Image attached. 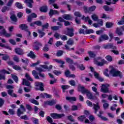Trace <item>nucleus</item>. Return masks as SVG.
<instances>
[{
    "instance_id": "nucleus-49",
    "label": "nucleus",
    "mask_w": 124,
    "mask_h": 124,
    "mask_svg": "<svg viewBox=\"0 0 124 124\" xmlns=\"http://www.w3.org/2000/svg\"><path fill=\"white\" fill-rule=\"evenodd\" d=\"M9 10V8L7 6H4L1 10V12L3 13L6 12Z\"/></svg>"
},
{
    "instance_id": "nucleus-38",
    "label": "nucleus",
    "mask_w": 124,
    "mask_h": 124,
    "mask_svg": "<svg viewBox=\"0 0 124 124\" xmlns=\"http://www.w3.org/2000/svg\"><path fill=\"white\" fill-rule=\"evenodd\" d=\"M25 77H26V79H27V80H28L29 81H30L31 82H32L33 81V80L32 79L31 77V76H30V75H29V74H26L25 75Z\"/></svg>"
},
{
    "instance_id": "nucleus-56",
    "label": "nucleus",
    "mask_w": 124,
    "mask_h": 124,
    "mask_svg": "<svg viewBox=\"0 0 124 124\" xmlns=\"http://www.w3.org/2000/svg\"><path fill=\"white\" fill-rule=\"evenodd\" d=\"M62 54H63V52H62V51L59 50V51H57L56 56L57 57H61V56H62Z\"/></svg>"
},
{
    "instance_id": "nucleus-57",
    "label": "nucleus",
    "mask_w": 124,
    "mask_h": 124,
    "mask_svg": "<svg viewBox=\"0 0 124 124\" xmlns=\"http://www.w3.org/2000/svg\"><path fill=\"white\" fill-rule=\"evenodd\" d=\"M31 119L34 124H38V119L34 117L32 118Z\"/></svg>"
},
{
    "instance_id": "nucleus-55",
    "label": "nucleus",
    "mask_w": 124,
    "mask_h": 124,
    "mask_svg": "<svg viewBox=\"0 0 124 124\" xmlns=\"http://www.w3.org/2000/svg\"><path fill=\"white\" fill-rule=\"evenodd\" d=\"M43 51L45 52H48L49 51V47L48 46V45H45Z\"/></svg>"
},
{
    "instance_id": "nucleus-58",
    "label": "nucleus",
    "mask_w": 124,
    "mask_h": 124,
    "mask_svg": "<svg viewBox=\"0 0 124 124\" xmlns=\"http://www.w3.org/2000/svg\"><path fill=\"white\" fill-rule=\"evenodd\" d=\"M53 73L55 75H57V76H59V75H60V74H62V72L61 71L55 70L53 71Z\"/></svg>"
},
{
    "instance_id": "nucleus-40",
    "label": "nucleus",
    "mask_w": 124,
    "mask_h": 124,
    "mask_svg": "<svg viewBox=\"0 0 124 124\" xmlns=\"http://www.w3.org/2000/svg\"><path fill=\"white\" fill-rule=\"evenodd\" d=\"M113 44H108V45L104 46V48L105 49H111Z\"/></svg>"
},
{
    "instance_id": "nucleus-53",
    "label": "nucleus",
    "mask_w": 124,
    "mask_h": 124,
    "mask_svg": "<svg viewBox=\"0 0 124 124\" xmlns=\"http://www.w3.org/2000/svg\"><path fill=\"white\" fill-rule=\"evenodd\" d=\"M106 59L108 60V62H112L113 61V58H112V56L110 55H108L106 57Z\"/></svg>"
},
{
    "instance_id": "nucleus-41",
    "label": "nucleus",
    "mask_w": 124,
    "mask_h": 124,
    "mask_svg": "<svg viewBox=\"0 0 124 124\" xmlns=\"http://www.w3.org/2000/svg\"><path fill=\"white\" fill-rule=\"evenodd\" d=\"M69 86L68 85H62L61 88L63 90V93H64L65 90H67V89H69Z\"/></svg>"
},
{
    "instance_id": "nucleus-50",
    "label": "nucleus",
    "mask_w": 124,
    "mask_h": 124,
    "mask_svg": "<svg viewBox=\"0 0 124 124\" xmlns=\"http://www.w3.org/2000/svg\"><path fill=\"white\" fill-rule=\"evenodd\" d=\"M13 2H14V0H9V1H8L6 5L7 6H12V3H13Z\"/></svg>"
},
{
    "instance_id": "nucleus-6",
    "label": "nucleus",
    "mask_w": 124,
    "mask_h": 124,
    "mask_svg": "<svg viewBox=\"0 0 124 124\" xmlns=\"http://www.w3.org/2000/svg\"><path fill=\"white\" fill-rule=\"evenodd\" d=\"M42 44L37 41L34 42L33 44V49L36 51H39V49H40V47H42Z\"/></svg>"
},
{
    "instance_id": "nucleus-52",
    "label": "nucleus",
    "mask_w": 124,
    "mask_h": 124,
    "mask_svg": "<svg viewBox=\"0 0 124 124\" xmlns=\"http://www.w3.org/2000/svg\"><path fill=\"white\" fill-rule=\"evenodd\" d=\"M35 24L39 27L42 26V22L40 20L35 21Z\"/></svg>"
},
{
    "instance_id": "nucleus-37",
    "label": "nucleus",
    "mask_w": 124,
    "mask_h": 124,
    "mask_svg": "<svg viewBox=\"0 0 124 124\" xmlns=\"http://www.w3.org/2000/svg\"><path fill=\"white\" fill-rule=\"evenodd\" d=\"M92 91L95 93L96 95H99V92H97V88L96 87L93 86L92 87Z\"/></svg>"
},
{
    "instance_id": "nucleus-1",
    "label": "nucleus",
    "mask_w": 124,
    "mask_h": 124,
    "mask_svg": "<svg viewBox=\"0 0 124 124\" xmlns=\"http://www.w3.org/2000/svg\"><path fill=\"white\" fill-rule=\"evenodd\" d=\"M78 91L81 92L82 94H85L86 93L87 96L89 99H94V97L93 95V93H91L90 90L85 88L83 86L79 85L78 86Z\"/></svg>"
},
{
    "instance_id": "nucleus-61",
    "label": "nucleus",
    "mask_w": 124,
    "mask_h": 124,
    "mask_svg": "<svg viewBox=\"0 0 124 124\" xmlns=\"http://www.w3.org/2000/svg\"><path fill=\"white\" fill-rule=\"evenodd\" d=\"M48 28H49V23H48L42 26L43 31L44 30V29H46V30L48 29Z\"/></svg>"
},
{
    "instance_id": "nucleus-59",
    "label": "nucleus",
    "mask_w": 124,
    "mask_h": 124,
    "mask_svg": "<svg viewBox=\"0 0 124 124\" xmlns=\"http://www.w3.org/2000/svg\"><path fill=\"white\" fill-rule=\"evenodd\" d=\"M51 30H52V31H59V30H60L59 26H52L51 27Z\"/></svg>"
},
{
    "instance_id": "nucleus-42",
    "label": "nucleus",
    "mask_w": 124,
    "mask_h": 124,
    "mask_svg": "<svg viewBox=\"0 0 124 124\" xmlns=\"http://www.w3.org/2000/svg\"><path fill=\"white\" fill-rule=\"evenodd\" d=\"M23 114H24V111H22L20 108H18L17 112L18 117H21V115H23Z\"/></svg>"
},
{
    "instance_id": "nucleus-47",
    "label": "nucleus",
    "mask_w": 124,
    "mask_h": 124,
    "mask_svg": "<svg viewBox=\"0 0 124 124\" xmlns=\"http://www.w3.org/2000/svg\"><path fill=\"white\" fill-rule=\"evenodd\" d=\"M118 25L121 26V25H124V16H123L121 20L118 22Z\"/></svg>"
},
{
    "instance_id": "nucleus-20",
    "label": "nucleus",
    "mask_w": 124,
    "mask_h": 124,
    "mask_svg": "<svg viewBox=\"0 0 124 124\" xmlns=\"http://www.w3.org/2000/svg\"><path fill=\"white\" fill-rule=\"evenodd\" d=\"M45 104H46L47 105H50V106H52V105H54V104H56V101H47L45 102Z\"/></svg>"
},
{
    "instance_id": "nucleus-7",
    "label": "nucleus",
    "mask_w": 124,
    "mask_h": 124,
    "mask_svg": "<svg viewBox=\"0 0 124 124\" xmlns=\"http://www.w3.org/2000/svg\"><path fill=\"white\" fill-rule=\"evenodd\" d=\"M109 39V37L106 34H101L99 37L98 42H102V41H105V40H108Z\"/></svg>"
},
{
    "instance_id": "nucleus-16",
    "label": "nucleus",
    "mask_w": 124,
    "mask_h": 124,
    "mask_svg": "<svg viewBox=\"0 0 124 124\" xmlns=\"http://www.w3.org/2000/svg\"><path fill=\"white\" fill-rule=\"evenodd\" d=\"M74 64L76 65L78 68H79L80 70H85V66L83 64H79L78 62H75Z\"/></svg>"
},
{
    "instance_id": "nucleus-5",
    "label": "nucleus",
    "mask_w": 124,
    "mask_h": 124,
    "mask_svg": "<svg viewBox=\"0 0 124 124\" xmlns=\"http://www.w3.org/2000/svg\"><path fill=\"white\" fill-rule=\"evenodd\" d=\"M35 90L36 91H41L43 92L44 91V88H43V83L41 82H35Z\"/></svg>"
},
{
    "instance_id": "nucleus-29",
    "label": "nucleus",
    "mask_w": 124,
    "mask_h": 124,
    "mask_svg": "<svg viewBox=\"0 0 124 124\" xmlns=\"http://www.w3.org/2000/svg\"><path fill=\"white\" fill-rule=\"evenodd\" d=\"M88 54L90 58H95V53L93 51H88Z\"/></svg>"
},
{
    "instance_id": "nucleus-36",
    "label": "nucleus",
    "mask_w": 124,
    "mask_h": 124,
    "mask_svg": "<svg viewBox=\"0 0 124 124\" xmlns=\"http://www.w3.org/2000/svg\"><path fill=\"white\" fill-rule=\"evenodd\" d=\"M91 17L92 18L93 21H96L98 20V16L95 14L92 15Z\"/></svg>"
},
{
    "instance_id": "nucleus-31",
    "label": "nucleus",
    "mask_w": 124,
    "mask_h": 124,
    "mask_svg": "<svg viewBox=\"0 0 124 124\" xmlns=\"http://www.w3.org/2000/svg\"><path fill=\"white\" fill-rule=\"evenodd\" d=\"M48 10V8L47 7V6H44L42 7H41L40 9V11H41V12H46Z\"/></svg>"
},
{
    "instance_id": "nucleus-3",
    "label": "nucleus",
    "mask_w": 124,
    "mask_h": 124,
    "mask_svg": "<svg viewBox=\"0 0 124 124\" xmlns=\"http://www.w3.org/2000/svg\"><path fill=\"white\" fill-rule=\"evenodd\" d=\"M110 87V84H102V87L101 88V92L102 93H113L112 91H109V88Z\"/></svg>"
},
{
    "instance_id": "nucleus-44",
    "label": "nucleus",
    "mask_w": 124,
    "mask_h": 124,
    "mask_svg": "<svg viewBox=\"0 0 124 124\" xmlns=\"http://www.w3.org/2000/svg\"><path fill=\"white\" fill-rule=\"evenodd\" d=\"M96 9V6H92L89 8V12H92L94 11Z\"/></svg>"
},
{
    "instance_id": "nucleus-62",
    "label": "nucleus",
    "mask_w": 124,
    "mask_h": 124,
    "mask_svg": "<svg viewBox=\"0 0 124 124\" xmlns=\"http://www.w3.org/2000/svg\"><path fill=\"white\" fill-rule=\"evenodd\" d=\"M67 119L70 122H74V119H73V116H72V115L67 116Z\"/></svg>"
},
{
    "instance_id": "nucleus-60",
    "label": "nucleus",
    "mask_w": 124,
    "mask_h": 124,
    "mask_svg": "<svg viewBox=\"0 0 124 124\" xmlns=\"http://www.w3.org/2000/svg\"><path fill=\"white\" fill-rule=\"evenodd\" d=\"M60 38H61L62 40L65 41V40H67V36L65 35H61Z\"/></svg>"
},
{
    "instance_id": "nucleus-19",
    "label": "nucleus",
    "mask_w": 124,
    "mask_h": 124,
    "mask_svg": "<svg viewBox=\"0 0 124 124\" xmlns=\"http://www.w3.org/2000/svg\"><path fill=\"white\" fill-rule=\"evenodd\" d=\"M22 85H25L27 87H31V83L26 79L23 78L22 81Z\"/></svg>"
},
{
    "instance_id": "nucleus-48",
    "label": "nucleus",
    "mask_w": 124,
    "mask_h": 124,
    "mask_svg": "<svg viewBox=\"0 0 124 124\" xmlns=\"http://www.w3.org/2000/svg\"><path fill=\"white\" fill-rule=\"evenodd\" d=\"M85 119H86V116L85 115H81L78 117V120L80 122H83Z\"/></svg>"
},
{
    "instance_id": "nucleus-13",
    "label": "nucleus",
    "mask_w": 124,
    "mask_h": 124,
    "mask_svg": "<svg viewBox=\"0 0 124 124\" xmlns=\"http://www.w3.org/2000/svg\"><path fill=\"white\" fill-rule=\"evenodd\" d=\"M15 52L17 54V55H19L20 56L23 55L24 53V51L23 49L20 48H16L15 49Z\"/></svg>"
},
{
    "instance_id": "nucleus-17",
    "label": "nucleus",
    "mask_w": 124,
    "mask_h": 124,
    "mask_svg": "<svg viewBox=\"0 0 124 124\" xmlns=\"http://www.w3.org/2000/svg\"><path fill=\"white\" fill-rule=\"evenodd\" d=\"M13 90L10 89L7 90V93L9 95H10L12 97H17V94L13 93Z\"/></svg>"
},
{
    "instance_id": "nucleus-10",
    "label": "nucleus",
    "mask_w": 124,
    "mask_h": 124,
    "mask_svg": "<svg viewBox=\"0 0 124 124\" xmlns=\"http://www.w3.org/2000/svg\"><path fill=\"white\" fill-rule=\"evenodd\" d=\"M94 63L95 64L97 65L98 66H103L104 64H106V63H107V61H106L105 60H102L101 62L95 61Z\"/></svg>"
},
{
    "instance_id": "nucleus-64",
    "label": "nucleus",
    "mask_w": 124,
    "mask_h": 124,
    "mask_svg": "<svg viewBox=\"0 0 124 124\" xmlns=\"http://www.w3.org/2000/svg\"><path fill=\"white\" fill-rule=\"evenodd\" d=\"M65 75L66 77H69V76L70 75V71L68 70H67L65 72Z\"/></svg>"
},
{
    "instance_id": "nucleus-12",
    "label": "nucleus",
    "mask_w": 124,
    "mask_h": 124,
    "mask_svg": "<svg viewBox=\"0 0 124 124\" xmlns=\"http://www.w3.org/2000/svg\"><path fill=\"white\" fill-rule=\"evenodd\" d=\"M103 114H104V112H103V111L102 110H100L99 111V114L97 115V116L99 118H100V119H101V120H102L103 121H108V118L101 115Z\"/></svg>"
},
{
    "instance_id": "nucleus-8",
    "label": "nucleus",
    "mask_w": 124,
    "mask_h": 124,
    "mask_svg": "<svg viewBox=\"0 0 124 124\" xmlns=\"http://www.w3.org/2000/svg\"><path fill=\"white\" fill-rule=\"evenodd\" d=\"M50 116L51 117L53 118V119H61V118H62L63 117H64V114H59L56 113H53L50 114Z\"/></svg>"
},
{
    "instance_id": "nucleus-18",
    "label": "nucleus",
    "mask_w": 124,
    "mask_h": 124,
    "mask_svg": "<svg viewBox=\"0 0 124 124\" xmlns=\"http://www.w3.org/2000/svg\"><path fill=\"white\" fill-rule=\"evenodd\" d=\"M66 100H67L68 101H69V102H72V101H76V100H77V99L76 98V97L74 96H66Z\"/></svg>"
},
{
    "instance_id": "nucleus-9",
    "label": "nucleus",
    "mask_w": 124,
    "mask_h": 124,
    "mask_svg": "<svg viewBox=\"0 0 124 124\" xmlns=\"http://www.w3.org/2000/svg\"><path fill=\"white\" fill-rule=\"evenodd\" d=\"M122 31H124V26L120 27V28H117L116 29V32L117 34H118V35H119L120 36L124 35V33H123V32L122 31Z\"/></svg>"
},
{
    "instance_id": "nucleus-54",
    "label": "nucleus",
    "mask_w": 124,
    "mask_h": 124,
    "mask_svg": "<svg viewBox=\"0 0 124 124\" xmlns=\"http://www.w3.org/2000/svg\"><path fill=\"white\" fill-rule=\"evenodd\" d=\"M26 108L29 111H32V108L31 107V106L30 105H26Z\"/></svg>"
},
{
    "instance_id": "nucleus-24",
    "label": "nucleus",
    "mask_w": 124,
    "mask_h": 124,
    "mask_svg": "<svg viewBox=\"0 0 124 124\" xmlns=\"http://www.w3.org/2000/svg\"><path fill=\"white\" fill-rule=\"evenodd\" d=\"M19 28L21 30L28 31V25H27V24H21L19 25Z\"/></svg>"
},
{
    "instance_id": "nucleus-2",
    "label": "nucleus",
    "mask_w": 124,
    "mask_h": 124,
    "mask_svg": "<svg viewBox=\"0 0 124 124\" xmlns=\"http://www.w3.org/2000/svg\"><path fill=\"white\" fill-rule=\"evenodd\" d=\"M110 74L112 75L113 77H120L122 78L123 77V74L120 71L117 70L114 67L111 68V70L109 71Z\"/></svg>"
},
{
    "instance_id": "nucleus-63",
    "label": "nucleus",
    "mask_w": 124,
    "mask_h": 124,
    "mask_svg": "<svg viewBox=\"0 0 124 124\" xmlns=\"http://www.w3.org/2000/svg\"><path fill=\"white\" fill-rule=\"evenodd\" d=\"M70 85L74 86L76 84V82L74 80H71L69 81Z\"/></svg>"
},
{
    "instance_id": "nucleus-51",
    "label": "nucleus",
    "mask_w": 124,
    "mask_h": 124,
    "mask_svg": "<svg viewBox=\"0 0 124 124\" xmlns=\"http://www.w3.org/2000/svg\"><path fill=\"white\" fill-rule=\"evenodd\" d=\"M12 78H13L16 83H18V77L16 75H12Z\"/></svg>"
},
{
    "instance_id": "nucleus-26",
    "label": "nucleus",
    "mask_w": 124,
    "mask_h": 124,
    "mask_svg": "<svg viewBox=\"0 0 124 124\" xmlns=\"http://www.w3.org/2000/svg\"><path fill=\"white\" fill-rule=\"evenodd\" d=\"M10 18L13 22V24H14V23H16V22H17V17L15 15H12Z\"/></svg>"
},
{
    "instance_id": "nucleus-27",
    "label": "nucleus",
    "mask_w": 124,
    "mask_h": 124,
    "mask_svg": "<svg viewBox=\"0 0 124 124\" xmlns=\"http://www.w3.org/2000/svg\"><path fill=\"white\" fill-rule=\"evenodd\" d=\"M41 67L44 68L45 69H47V70H51V69L53 67V66L50 65L49 67L46 65H41Z\"/></svg>"
},
{
    "instance_id": "nucleus-11",
    "label": "nucleus",
    "mask_w": 124,
    "mask_h": 124,
    "mask_svg": "<svg viewBox=\"0 0 124 124\" xmlns=\"http://www.w3.org/2000/svg\"><path fill=\"white\" fill-rule=\"evenodd\" d=\"M93 109L94 110V113L97 114L98 110L100 109V106H99V103H96V104H93Z\"/></svg>"
},
{
    "instance_id": "nucleus-43",
    "label": "nucleus",
    "mask_w": 124,
    "mask_h": 124,
    "mask_svg": "<svg viewBox=\"0 0 124 124\" xmlns=\"http://www.w3.org/2000/svg\"><path fill=\"white\" fill-rule=\"evenodd\" d=\"M74 15H75L76 17H78L79 18L82 17V15L79 12H75Z\"/></svg>"
},
{
    "instance_id": "nucleus-23",
    "label": "nucleus",
    "mask_w": 124,
    "mask_h": 124,
    "mask_svg": "<svg viewBox=\"0 0 124 124\" xmlns=\"http://www.w3.org/2000/svg\"><path fill=\"white\" fill-rule=\"evenodd\" d=\"M38 33H39V36L40 38H42V37H43V36H44L45 35V34H46V33L43 31H42L38 29L37 30Z\"/></svg>"
},
{
    "instance_id": "nucleus-15",
    "label": "nucleus",
    "mask_w": 124,
    "mask_h": 124,
    "mask_svg": "<svg viewBox=\"0 0 124 124\" xmlns=\"http://www.w3.org/2000/svg\"><path fill=\"white\" fill-rule=\"evenodd\" d=\"M25 3H26L28 7L32 8V4L31 3H33V0H25Z\"/></svg>"
},
{
    "instance_id": "nucleus-22",
    "label": "nucleus",
    "mask_w": 124,
    "mask_h": 124,
    "mask_svg": "<svg viewBox=\"0 0 124 124\" xmlns=\"http://www.w3.org/2000/svg\"><path fill=\"white\" fill-rule=\"evenodd\" d=\"M49 14L50 16H53L56 14H59V12L57 10H53V9H50L49 11Z\"/></svg>"
},
{
    "instance_id": "nucleus-21",
    "label": "nucleus",
    "mask_w": 124,
    "mask_h": 124,
    "mask_svg": "<svg viewBox=\"0 0 124 124\" xmlns=\"http://www.w3.org/2000/svg\"><path fill=\"white\" fill-rule=\"evenodd\" d=\"M102 102L103 104V107L104 109H108V107H109V104L107 103V101L103 99L102 100Z\"/></svg>"
},
{
    "instance_id": "nucleus-32",
    "label": "nucleus",
    "mask_w": 124,
    "mask_h": 124,
    "mask_svg": "<svg viewBox=\"0 0 124 124\" xmlns=\"http://www.w3.org/2000/svg\"><path fill=\"white\" fill-rule=\"evenodd\" d=\"M28 56L31 58V59H34L35 58V55L33 53L32 51H30V52L28 54Z\"/></svg>"
},
{
    "instance_id": "nucleus-30",
    "label": "nucleus",
    "mask_w": 124,
    "mask_h": 124,
    "mask_svg": "<svg viewBox=\"0 0 124 124\" xmlns=\"http://www.w3.org/2000/svg\"><path fill=\"white\" fill-rule=\"evenodd\" d=\"M65 61L68 63H70V64H74V62H73V60L68 57L66 58Z\"/></svg>"
},
{
    "instance_id": "nucleus-4",
    "label": "nucleus",
    "mask_w": 124,
    "mask_h": 124,
    "mask_svg": "<svg viewBox=\"0 0 124 124\" xmlns=\"http://www.w3.org/2000/svg\"><path fill=\"white\" fill-rule=\"evenodd\" d=\"M74 29L73 28H67L66 30L64 31V34L66 35H68V36H70V37H72V36H74Z\"/></svg>"
},
{
    "instance_id": "nucleus-34",
    "label": "nucleus",
    "mask_w": 124,
    "mask_h": 124,
    "mask_svg": "<svg viewBox=\"0 0 124 124\" xmlns=\"http://www.w3.org/2000/svg\"><path fill=\"white\" fill-rule=\"evenodd\" d=\"M114 24L111 22H107L106 24V27L108 29H110V28H112L113 27Z\"/></svg>"
},
{
    "instance_id": "nucleus-35",
    "label": "nucleus",
    "mask_w": 124,
    "mask_h": 124,
    "mask_svg": "<svg viewBox=\"0 0 124 124\" xmlns=\"http://www.w3.org/2000/svg\"><path fill=\"white\" fill-rule=\"evenodd\" d=\"M30 101L31 102V103H33V104H35V105H39V103L38 101H36L34 99H30Z\"/></svg>"
},
{
    "instance_id": "nucleus-14",
    "label": "nucleus",
    "mask_w": 124,
    "mask_h": 124,
    "mask_svg": "<svg viewBox=\"0 0 124 124\" xmlns=\"http://www.w3.org/2000/svg\"><path fill=\"white\" fill-rule=\"evenodd\" d=\"M94 76L96 79L100 81V82H103L104 79L102 78L100 76H99V74L97 73L96 72H94Z\"/></svg>"
},
{
    "instance_id": "nucleus-28",
    "label": "nucleus",
    "mask_w": 124,
    "mask_h": 124,
    "mask_svg": "<svg viewBox=\"0 0 124 124\" xmlns=\"http://www.w3.org/2000/svg\"><path fill=\"white\" fill-rule=\"evenodd\" d=\"M32 74L33 76H34V77L35 79H39V77L38 76V74H37V72H36V71L33 70L32 71Z\"/></svg>"
},
{
    "instance_id": "nucleus-45",
    "label": "nucleus",
    "mask_w": 124,
    "mask_h": 124,
    "mask_svg": "<svg viewBox=\"0 0 124 124\" xmlns=\"http://www.w3.org/2000/svg\"><path fill=\"white\" fill-rule=\"evenodd\" d=\"M67 44L68 45H73L74 44V41L71 39H69L67 42Z\"/></svg>"
},
{
    "instance_id": "nucleus-39",
    "label": "nucleus",
    "mask_w": 124,
    "mask_h": 124,
    "mask_svg": "<svg viewBox=\"0 0 124 124\" xmlns=\"http://www.w3.org/2000/svg\"><path fill=\"white\" fill-rule=\"evenodd\" d=\"M2 59L3 61H7V60H9V56L7 54H3Z\"/></svg>"
},
{
    "instance_id": "nucleus-46",
    "label": "nucleus",
    "mask_w": 124,
    "mask_h": 124,
    "mask_svg": "<svg viewBox=\"0 0 124 124\" xmlns=\"http://www.w3.org/2000/svg\"><path fill=\"white\" fill-rule=\"evenodd\" d=\"M16 6L17 8H19V9H23V6H22V4L19 2H16Z\"/></svg>"
},
{
    "instance_id": "nucleus-25",
    "label": "nucleus",
    "mask_w": 124,
    "mask_h": 124,
    "mask_svg": "<svg viewBox=\"0 0 124 124\" xmlns=\"http://www.w3.org/2000/svg\"><path fill=\"white\" fill-rule=\"evenodd\" d=\"M62 18L65 20H70L72 19V16L70 15L65 14L62 16Z\"/></svg>"
},
{
    "instance_id": "nucleus-33",
    "label": "nucleus",
    "mask_w": 124,
    "mask_h": 124,
    "mask_svg": "<svg viewBox=\"0 0 124 124\" xmlns=\"http://www.w3.org/2000/svg\"><path fill=\"white\" fill-rule=\"evenodd\" d=\"M53 62H58V63H61V64H64L65 62L64 61H62L61 60L59 59H53Z\"/></svg>"
}]
</instances>
